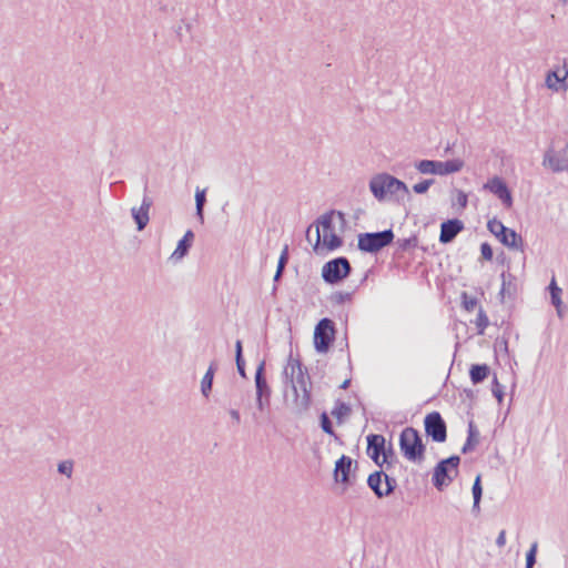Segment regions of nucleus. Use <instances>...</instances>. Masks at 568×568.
<instances>
[{
	"mask_svg": "<svg viewBox=\"0 0 568 568\" xmlns=\"http://www.w3.org/2000/svg\"><path fill=\"white\" fill-rule=\"evenodd\" d=\"M305 236L313 248L353 247L356 240L345 214L335 210L322 214L306 229Z\"/></svg>",
	"mask_w": 568,
	"mask_h": 568,
	"instance_id": "nucleus-1",
	"label": "nucleus"
},
{
	"mask_svg": "<svg viewBox=\"0 0 568 568\" xmlns=\"http://www.w3.org/2000/svg\"><path fill=\"white\" fill-rule=\"evenodd\" d=\"M398 444L402 455L407 460L420 464L425 459L426 445L419 430L413 426H407L400 432Z\"/></svg>",
	"mask_w": 568,
	"mask_h": 568,
	"instance_id": "nucleus-2",
	"label": "nucleus"
},
{
	"mask_svg": "<svg viewBox=\"0 0 568 568\" xmlns=\"http://www.w3.org/2000/svg\"><path fill=\"white\" fill-rule=\"evenodd\" d=\"M369 189L378 201L384 200L387 194L404 197L409 193L407 185L403 181L387 173L373 176L369 181Z\"/></svg>",
	"mask_w": 568,
	"mask_h": 568,
	"instance_id": "nucleus-3",
	"label": "nucleus"
},
{
	"mask_svg": "<svg viewBox=\"0 0 568 568\" xmlns=\"http://www.w3.org/2000/svg\"><path fill=\"white\" fill-rule=\"evenodd\" d=\"M297 368L296 379H293L292 388L295 395V406L298 414H303L308 410L312 404V387L310 376L307 375V368L302 364L300 359H295Z\"/></svg>",
	"mask_w": 568,
	"mask_h": 568,
	"instance_id": "nucleus-4",
	"label": "nucleus"
},
{
	"mask_svg": "<svg viewBox=\"0 0 568 568\" xmlns=\"http://www.w3.org/2000/svg\"><path fill=\"white\" fill-rule=\"evenodd\" d=\"M459 464L460 457L458 455H450L440 459L433 469V486L439 491L448 487L459 473Z\"/></svg>",
	"mask_w": 568,
	"mask_h": 568,
	"instance_id": "nucleus-5",
	"label": "nucleus"
},
{
	"mask_svg": "<svg viewBox=\"0 0 568 568\" xmlns=\"http://www.w3.org/2000/svg\"><path fill=\"white\" fill-rule=\"evenodd\" d=\"M336 326L333 320L323 317L314 328V348L318 354H326L335 342Z\"/></svg>",
	"mask_w": 568,
	"mask_h": 568,
	"instance_id": "nucleus-6",
	"label": "nucleus"
},
{
	"mask_svg": "<svg viewBox=\"0 0 568 568\" xmlns=\"http://www.w3.org/2000/svg\"><path fill=\"white\" fill-rule=\"evenodd\" d=\"M351 271L349 261L344 256H338L324 264L322 278L327 284H338L351 274Z\"/></svg>",
	"mask_w": 568,
	"mask_h": 568,
	"instance_id": "nucleus-7",
	"label": "nucleus"
},
{
	"mask_svg": "<svg viewBox=\"0 0 568 568\" xmlns=\"http://www.w3.org/2000/svg\"><path fill=\"white\" fill-rule=\"evenodd\" d=\"M464 166V161L459 159L445 162L434 160H420L415 164L417 171L422 174L447 175L459 172Z\"/></svg>",
	"mask_w": 568,
	"mask_h": 568,
	"instance_id": "nucleus-8",
	"label": "nucleus"
},
{
	"mask_svg": "<svg viewBox=\"0 0 568 568\" xmlns=\"http://www.w3.org/2000/svg\"><path fill=\"white\" fill-rule=\"evenodd\" d=\"M265 361H261L256 367L254 383L256 394V407L260 412H263L266 407H270L272 388L266 379Z\"/></svg>",
	"mask_w": 568,
	"mask_h": 568,
	"instance_id": "nucleus-9",
	"label": "nucleus"
},
{
	"mask_svg": "<svg viewBox=\"0 0 568 568\" xmlns=\"http://www.w3.org/2000/svg\"><path fill=\"white\" fill-rule=\"evenodd\" d=\"M357 462L347 455H342L336 462L333 470V479L336 484L344 486V489L352 486L356 479Z\"/></svg>",
	"mask_w": 568,
	"mask_h": 568,
	"instance_id": "nucleus-10",
	"label": "nucleus"
},
{
	"mask_svg": "<svg viewBox=\"0 0 568 568\" xmlns=\"http://www.w3.org/2000/svg\"><path fill=\"white\" fill-rule=\"evenodd\" d=\"M424 430L427 438L434 443H444L447 439V424L442 414L433 410L424 417Z\"/></svg>",
	"mask_w": 568,
	"mask_h": 568,
	"instance_id": "nucleus-11",
	"label": "nucleus"
},
{
	"mask_svg": "<svg viewBox=\"0 0 568 568\" xmlns=\"http://www.w3.org/2000/svg\"><path fill=\"white\" fill-rule=\"evenodd\" d=\"M542 166L552 173L568 172V144L561 149L548 148L544 153Z\"/></svg>",
	"mask_w": 568,
	"mask_h": 568,
	"instance_id": "nucleus-12",
	"label": "nucleus"
},
{
	"mask_svg": "<svg viewBox=\"0 0 568 568\" xmlns=\"http://www.w3.org/2000/svg\"><path fill=\"white\" fill-rule=\"evenodd\" d=\"M356 248H384L392 244L394 233L390 229L381 232H367L356 235Z\"/></svg>",
	"mask_w": 568,
	"mask_h": 568,
	"instance_id": "nucleus-13",
	"label": "nucleus"
},
{
	"mask_svg": "<svg viewBox=\"0 0 568 568\" xmlns=\"http://www.w3.org/2000/svg\"><path fill=\"white\" fill-rule=\"evenodd\" d=\"M488 230L499 240L501 244L508 247L517 245L518 235L515 231L506 227L500 221L494 219L487 224Z\"/></svg>",
	"mask_w": 568,
	"mask_h": 568,
	"instance_id": "nucleus-14",
	"label": "nucleus"
},
{
	"mask_svg": "<svg viewBox=\"0 0 568 568\" xmlns=\"http://www.w3.org/2000/svg\"><path fill=\"white\" fill-rule=\"evenodd\" d=\"M367 442V448L366 454L367 456L374 462L375 465L379 464V458L384 454L386 446V438L381 434H369L366 437Z\"/></svg>",
	"mask_w": 568,
	"mask_h": 568,
	"instance_id": "nucleus-15",
	"label": "nucleus"
},
{
	"mask_svg": "<svg viewBox=\"0 0 568 568\" xmlns=\"http://www.w3.org/2000/svg\"><path fill=\"white\" fill-rule=\"evenodd\" d=\"M484 187L495 194L506 207L513 205V196L503 179L495 176L490 179Z\"/></svg>",
	"mask_w": 568,
	"mask_h": 568,
	"instance_id": "nucleus-16",
	"label": "nucleus"
},
{
	"mask_svg": "<svg viewBox=\"0 0 568 568\" xmlns=\"http://www.w3.org/2000/svg\"><path fill=\"white\" fill-rule=\"evenodd\" d=\"M510 263L507 264V268L504 270L500 274L501 276V287L499 291V297L501 302H505L506 298L515 300L517 295V277L510 272Z\"/></svg>",
	"mask_w": 568,
	"mask_h": 568,
	"instance_id": "nucleus-17",
	"label": "nucleus"
},
{
	"mask_svg": "<svg viewBox=\"0 0 568 568\" xmlns=\"http://www.w3.org/2000/svg\"><path fill=\"white\" fill-rule=\"evenodd\" d=\"M464 229V223L458 219L448 220L440 225L439 241L447 244Z\"/></svg>",
	"mask_w": 568,
	"mask_h": 568,
	"instance_id": "nucleus-18",
	"label": "nucleus"
},
{
	"mask_svg": "<svg viewBox=\"0 0 568 568\" xmlns=\"http://www.w3.org/2000/svg\"><path fill=\"white\" fill-rule=\"evenodd\" d=\"M152 205L150 197L144 196L140 207H132V216L138 225V230L142 231L149 223V210Z\"/></svg>",
	"mask_w": 568,
	"mask_h": 568,
	"instance_id": "nucleus-19",
	"label": "nucleus"
},
{
	"mask_svg": "<svg viewBox=\"0 0 568 568\" xmlns=\"http://www.w3.org/2000/svg\"><path fill=\"white\" fill-rule=\"evenodd\" d=\"M217 368H219L217 362L215 359L212 361L201 381V394L205 398H209L212 393L214 376H215Z\"/></svg>",
	"mask_w": 568,
	"mask_h": 568,
	"instance_id": "nucleus-20",
	"label": "nucleus"
},
{
	"mask_svg": "<svg viewBox=\"0 0 568 568\" xmlns=\"http://www.w3.org/2000/svg\"><path fill=\"white\" fill-rule=\"evenodd\" d=\"M479 443V430L474 423V420H469L468 429H467V438L462 446V454L466 455L475 450L476 446Z\"/></svg>",
	"mask_w": 568,
	"mask_h": 568,
	"instance_id": "nucleus-21",
	"label": "nucleus"
},
{
	"mask_svg": "<svg viewBox=\"0 0 568 568\" xmlns=\"http://www.w3.org/2000/svg\"><path fill=\"white\" fill-rule=\"evenodd\" d=\"M385 471L383 469L375 470L371 473L367 477V486L374 493L375 497L378 499L384 498V488H382L383 476Z\"/></svg>",
	"mask_w": 568,
	"mask_h": 568,
	"instance_id": "nucleus-22",
	"label": "nucleus"
},
{
	"mask_svg": "<svg viewBox=\"0 0 568 568\" xmlns=\"http://www.w3.org/2000/svg\"><path fill=\"white\" fill-rule=\"evenodd\" d=\"M547 290L550 295V304L556 308L557 314L559 317L562 316V301H561V294L562 290L558 286L555 277L551 278L550 283L547 286Z\"/></svg>",
	"mask_w": 568,
	"mask_h": 568,
	"instance_id": "nucleus-23",
	"label": "nucleus"
},
{
	"mask_svg": "<svg viewBox=\"0 0 568 568\" xmlns=\"http://www.w3.org/2000/svg\"><path fill=\"white\" fill-rule=\"evenodd\" d=\"M490 375V367L487 364H473L469 367V378L474 385L481 384Z\"/></svg>",
	"mask_w": 568,
	"mask_h": 568,
	"instance_id": "nucleus-24",
	"label": "nucleus"
},
{
	"mask_svg": "<svg viewBox=\"0 0 568 568\" xmlns=\"http://www.w3.org/2000/svg\"><path fill=\"white\" fill-rule=\"evenodd\" d=\"M545 84L549 90L558 92L559 90H567V84L559 70H550L546 74Z\"/></svg>",
	"mask_w": 568,
	"mask_h": 568,
	"instance_id": "nucleus-25",
	"label": "nucleus"
},
{
	"mask_svg": "<svg viewBox=\"0 0 568 568\" xmlns=\"http://www.w3.org/2000/svg\"><path fill=\"white\" fill-rule=\"evenodd\" d=\"M234 353H235V365H236V371L239 373V375L244 378V379H247V374H246V362H245V358H244V354H243V343L241 339H237L235 342V345H234Z\"/></svg>",
	"mask_w": 568,
	"mask_h": 568,
	"instance_id": "nucleus-26",
	"label": "nucleus"
},
{
	"mask_svg": "<svg viewBox=\"0 0 568 568\" xmlns=\"http://www.w3.org/2000/svg\"><path fill=\"white\" fill-rule=\"evenodd\" d=\"M216 402L220 403L223 407L230 406L231 408H230L229 413L233 419V423L236 425H239L241 423V415H240L239 409L236 408L240 405V403L233 402L231 399V394L225 393L223 398L216 399Z\"/></svg>",
	"mask_w": 568,
	"mask_h": 568,
	"instance_id": "nucleus-27",
	"label": "nucleus"
},
{
	"mask_svg": "<svg viewBox=\"0 0 568 568\" xmlns=\"http://www.w3.org/2000/svg\"><path fill=\"white\" fill-rule=\"evenodd\" d=\"M396 463H398L397 455L394 450L392 443H388L387 448L379 458L381 465L377 466L382 469L383 466L386 465V470H389Z\"/></svg>",
	"mask_w": 568,
	"mask_h": 568,
	"instance_id": "nucleus-28",
	"label": "nucleus"
},
{
	"mask_svg": "<svg viewBox=\"0 0 568 568\" xmlns=\"http://www.w3.org/2000/svg\"><path fill=\"white\" fill-rule=\"evenodd\" d=\"M351 412L352 408L347 403L337 399L334 408L332 409V415L337 419V423L341 424L344 418L351 414Z\"/></svg>",
	"mask_w": 568,
	"mask_h": 568,
	"instance_id": "nucleus-29",
	"label": "nucleus"
},
{
	"mask_svg": "<svg viewBox=\"0 0 568 568\" xmlns=\"http://www.w3.org/2000/svg\"><path fill=\"white\" fill-rule=\"evenodd\" d=\"M320 426L324 433L332 436L335 440L341 442V437L335 432L333 423L326 412H322L320 415Z\"/></svg>",
	"mask_w": 568,
	"mask_h": 568,
	"instance_id": "nucleus-30",
	"label": "nucleus"
},
{
	"mask_svg": "<svg viewBox=\"0 0 568 568\" xmlns=\"http://www.w3.org/2000/svg\"><path fill=\"white\" fill-rule=\"evenodd\" d=\"M353 294H354L353 292L336 291L329 295L328 301L333 305H343L353 300Z\"/></svg>",
	"mask_w": 568,
	"mask_h": 568,
	"instance_id": "nucleus-31",
	"label": "nucleus"
},
{
	"mask_svg": "<svg viewBox=\"0 0 568 568\" xmlns=\"http://www.w3.org/2000/svg\"><path fill=\"white\" fill-rule=\"evenodd\" d=\"M206 202V191L196 189L195 192V207H196V216L203 222L204 215L203 210Z\"/></svg>",
	"mask_w": 568,
	"mask_h": 568,
	"instance_id": "nucleus-32",
	"label": "nucleus"
},
{
	"mask_svg": "<svg viewBox=\"0 0 568 568\" xmlns=\"http://www.w3.org/2000/svg\"><path fill=\"white\" fill-rule=\"evenodd\" d=\"M488 325H489V318H488L486 312L483 310V307H479L477 318H476L477 334L483 335Z\"/></svg>",
	"mask_w": 568,
	"mask_h": 568,
	"instance_id": "nucleus-33",
	"label": "nucleus"
},
{
	"mask_svg": "<svg viewBox=\"0 0 568 568\" xmlns=\"http://www.w3.org/2000/svg\"><path fill=\"white\" fill-rule=\"evenodd\" d=\"M383 481L385 483L384 488V498L393 495L397 488V480L394 476L387 474L385 471V475L383 476Z\"/></svg>",
	"mask_w": 568,
	"mask_h": 568,
	"instance_id": "nucleus-34",
	"label": "nucleus"
},
{
	"mask_svg": "<svg viewBox=\"0 0 568 568\" xmlns=\"http://www.w3.org/2000/svg\"><path fill=\"white\" fill-rule=\"evenodd\" d=\"M462 304L465 311L473 312L478 304V300L477 297L469 295L467 292H463Z\"/></svg>",
	"mask_w": 568,
	"mask_h": 568,
	"instance_id": "nucleus-35",
	"label": "nucleus"
},
{
	"mask_svg": "<svg viewBox=\"0 0 568 568\" xmlns=\"http://www.w3.org/2000/svg\"><path fill=\"white\" fill-rule=\"evenodd\" d=\"M538 544L537 541L530 545V548L526 552V568H532L536 564Z\"/></svg>",
	"mask_w": 568,
	"mask_h": 568,
	"instance_id": "nucleus-36",
	"label": "nucleus"
},
{
	"mask_svg": "<svg viewBox=\"0 0 568 568\" xmlns=\"http://www.w3.org/2000/svg\"><path fill=\"white\" fill-rule=\"evenodd\" d=\"M491 393H493L494 397L498 400V403L503 402L504 395H505L504 386L500 385L496 375L494 376V378L491 381Z\"/></svg>",
	"mask_w": 568,
	"mask_h": 568,
	"instance_id": "nucleus-37",
	"label": "nucleus"
},
{
	"mask_svg": "<svg viewBox=\"0 0 568 568\" xmlns=\"http://www.w3.org/2000/svg\"><path fill=\"white\" fill-rule=\"evenodd\" d=\"M398 248H416L418 246V239L415 235L397 240Z\"/></svg>",
	"mask_w": 568,
	"mask_h": 568,
	"instance_id": "nucleus-38",
	"label": "nucleus"
},
{
	"mask_svg": "<svg viewBox=\"0 0 568 568\" xmlns=\"http://www.w3.org/2000/svg\"><path fill=\"white\" fill-rule=\"evenodd\" d=\"M471 494H473V499H481V497H483V485H481V476L480 475H477L474 480V484L471 487Z\"/></svg>",
	"mask_w": 568,
	"mask_h": 568,
	"instance_id": "nucleus-39",
	"label": "nucleus"
},
{
	"mask_svg": "<svg viewBox=\"0 0 568 568\" xmlns=\"http://www.w3.org/2000/svg\"><path fill=\"white\" fill-rule=\"evenodd\" d=\"M434 179H427V180H423L420 181L419 183H416L414 186H413V191L417 194H424L428 191V189L430 187V185L434 183Z\"/></svg>",
	"mask_w": 568,
	"mask_h": 568,
	"instance_id": "nucleus-40",
	"label": "nucleus"
},
{
	"mask_svg": "<svg viewBox=\"0 0 568 568\" xmlns=\"http://www.w3.org/2000/svg\"><path fill=\"white\" fill-rule=\"evenodd\" d=\"M58 471L61 475H65L67 477H71L73 471V463L71 460H63L58 464Z\"/></svg>",
	"mask_w": 568,
	"mask_h": 568,
	"instance_id": "nucleus-41",
	"label": "nucleus"
},
{
	"mask_svg": "<svg viewBox=\"0 0 568 568\" xmlns=\"http://www.w3.org/2000/svg\"><path fill=\"white\" fill-rule=\"evenodd\" d=\"M194 239V233L192 231H187L184 236L178 242L175 248H189Z\"/></svg>",
	"mask_w": 568,
	"mask_h": 568,
	"instance_id": "nucleus-42",
	"label": "nucleus"
},
{
	"mask_svg": "<svg viewBox=\"0 0 568 568\" xmlns=\"http://www.w3.org/2000/svg\"><path fill=\"white\" fill-rule=\"evenodd\" d=\"M288 261H290V251H281V255L278 257L276 270L280 272H285Z\"/></svg>",
	"mask_w": 568,
	"mask_h": 568,
	"instance_id": "nucleus-43",
	"label": "nucleus"
},
{
	"mask_svg": "<svg viewBox=\"0 0 568 568\" xmlns=\"http://www.w3.org/2000/svg\"><path fill=\"white\" fill-rule=\"evenodd\" d=\"M494 347L495 351L500 349L504 351L505 353H508V337L506 336V333L503 335V337L496 338Z\"/></svg>",
	"mask_w": 568,
	"mask_h": 568,
	"instance_id": "nucleus-44",
	"label": "nucleus"
},
{
	"mask_svg": "<svg viewBox=\"0 0 568 568\" xmlns=\"http://www.w3.org/2000/svg\"><path fill=\"white\" fill-rule=\"evenodd\" d=\"M189 252L190 251H173L171 256L169 257V262H171L172 264H176L180 261H182L189 254Z\"/></svg>",
	"mask_w": 568,
	"mask_h": 568,
	"instance_id": "nucleus-45",
	"label": "nucleus"
},
{
	"mask_svg": "<svg viewBox=\"0 0 568 568\" xmlns=\"http://www.w3.org/2000/svg\"><path fill=\"white\" fill-rule=\"evenodd\" d=\"M295 368H296V365H295V362L290 366V364L284 368L283 371V375H284V378L290 382L291 384L293 383V379H294V374H295Z\"/></svg>",
	"mask_w": 568,
	"mask_h": 568,
	"instance_id": "nucleus-46",
	"label": "nucleus"
},
{
	"mask_svg": "<svg viewBox=\"0 0 568 568\" xmlns=\"http://www.w3.org/2000/svg\"><path fill=\"white\" fill-rule=\"evenodd\" d=\"M496 545L501 548L506 545V531L505 530H501L497 538H496Z\"/></svg>",
	"mask_w": 568,
	"mask_h": 568,
	"instance_id": "nucleus-47",
	"label": "nucleus"
},
{
	"mask_svg": "<svg viewBox=\"0 0 568 568\" xmlns=\"http://www.w3.org/2000/svg\"><path fill=\"white\" fill-rule=\"evenodd\" d=\"M457 202L460 206L465 207L467 205V195L459 191L457 195Z\"/></svg>",
	"mask_w": 568,
	"mask_h": 568,
	"instance_id": "nucleus-48",
	"label": "nucleus"
},
{
	"mask_svg": "<svg viewBox=\"0 0 568 568\" xmlns=\"http://www.w3.org/2000/svg\"><path fill=\"white\" fill-rule=\"evenodd\" d=\"M480 500L481 499H474L473 503L471 513L476 516L480 513Z\"/></svg>",
	"mask_w": 568,
	"mask_h": 568,
	"instance_id": "nucleus-49",
	"label": "nucleus"
},
{
	"mask_svg": "<svg viewBox=\"0 0 568 568\" xmlns=\"http://www.w3.org/2000/svg\"><path fill=\"white\" fill-rule=\"evenodd\" d=\"M481 252V258L484 261H491L494 258L495 251H480Z\"/></svg>",
	"mask_w": 568,
	"mask_h": 568,
	"instance_id": "nucleus-50",
	"label": "nucleus"
},
{
	"mask_svg": "<svg viewBox=\"0 0 568 568\" xmlns=\"http://www.w3.org/2000/svg\"><path fill=\"white\" fill-rule=\"evenodd\" d=\"M562 78L566 80L568 78V59L567 58H564L562 59Z\"/></svg>",
	"mask_w": 568,
	"mask_h": 568,
	"instance_id": "nucleus-51",
	"label": "nucleus"
},
{
	"mask_svg": "<svg viewBox=\"0 0 568 568\" xmlns=\"http://www.w3.org/2000/svg\"><path fill=\"white\" fill-rule=\"evenodd\" d=\"M497 261L499 263H501L503 265L509 263V262H507V258H506V255H505L504 251H500V254L497 256Z\"/></svg>",
	"mask_w": 568,
	"mask_h": 568,
	"instance_id": "nucleus-52",
	"label": "nucleus"
},
{
	"mask_svg": "<svg viewBox=\"0 0 568 568\" xmlns=\"http://www.w3.org/2000/svg\"><path fill=\"white\" fill-rule=\"evenodd\" d=\"M283 274H284V272H280V271L276 270V272L274 274V277H273V282L274 283L281 282Z\"/></svg>",
	"mask_w": 568,
	"mask_h": 568,
	"instance_id": "nucleus-53",
	"label": "nucleus"
},
{
	"mask_svg": "<svg viewBox=\"0 0 568 568\" xmlns=\"http://www.w3.org/2000/svg\"><path fill=\"white\" fill-rule=\"evenodd\" d=\"M464 394L466 395V397H468L470 399L474 398V390L470 388H465Z\"/></svg>",
	"mask_w": 568,
	"mask_h": 568,
	"instance_id": "nucleus-54",
	"label": "nucleus"
},
{
	"mask_svg": "<svg viewBox=\"0 0 568 568\" xmlns=\"http://www.w3.org/2000/svg\"><path fill=\"white\" fill-rule=\"evenodd\" d=\"M351 385V379H345L341 385H339V388L341 389H347Z\"/></svg>",
	"mask_w": 568,
	"mask_h": 568,
	"instance_id": "nucleus-55",
	"label": "nucleus"
},
{
	"mask_svg": "<svg viewBox=\"0 0 568 568\" xmlns=\"http://www.w3.org/2000/svg\"><path fill=\"white\" fill-rule=\"evenodd\" d=\"M479 248H491V246L489 243L483 242V243H480Z\"/></svg>",
	"mask_w": 568,
	"mask_h": 568,
	"instance_id": "nucleus-56",
	"label": "nucleus"
},
{
	"mask_svg": "<svg viewBox=\"0 0 568 568\" xmlns=\"http://www.w3.org/2000/svg\"><path fill=\"white\" fill-rule=\"evenodd\" d=\"M366 253H372V254H377L379 253L381 251H374V250H371V251H365Z\"/></svg>",
	"mask_w": 568,
	"mask_h": 568,
	"instance_id": "nucleus-57",
	"label": "nucleus"
},
{
	"mask_svg": "<svg viewBox=\"0 0 568 568\" xmlns=\"http://www.w3.org/2000/svg\"><path fill=\"white\" fill-rule=\"evenodd\" d=\"M450 151V145H447L445 152L448 153Z\"/></svg>",
	"mask_w": 568,
	"mask_h": 568,
	"instance_id": "nucleus-58",
	"label": "nucleus"
},
{
	"mask_svg": "<svg viewBox=\"0 0 568 568\" xmlns=\"http://www.w3.org/2000/svg\"><path fill=\"white\" fill-rule=\"evenodd\" d=\"M314 252H315V253H320L321 251H318V250H315ZM325 252H326V253H328L329 251H325Z\"/></svg>",
	"mask_w": 568,
	"mask_h": 568,
	"instance_id": "nucleus-59",
	"label": "nucleus"
}]
</instances>
